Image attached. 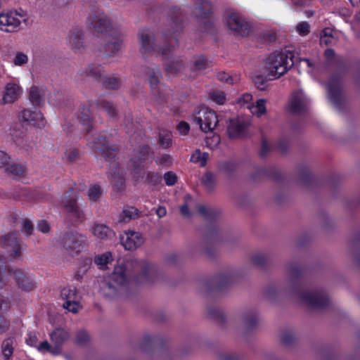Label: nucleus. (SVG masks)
I'll list each match as a JSON object with an SVG mask.
<instances>
[{"label":"nucleus","instance_id":"1","mask_svg":"<svg viewBox=\"0 0 360 360\" xmlns=\"http://www.w3.org/2000/svg\"><path fill=\"white\" fill-rule=\"evenodd\" d=\"M289 280L286 289L280 288L276 283H270L264 290V295L271 301L276 300L283 290L289 293L298 294L299 297L307 305L314 309H323L330 304L327 292L323 289L311 290H300L298 279L303 275L304 269L295 263H290L286 266Z\"/></svg>","mask_w":360,"mask_h":360},{"label":"nucleus","instance_id":"2","mask_svg":"<svg viewBox=\"0 0 360 360\" xmlns=\"http://www.w3.org/2000/svg\"><path fill=\"white\" fill-rule=\"evenodd\" d=\"M69 195L61 197V208L65 214V221L68 225L77 226L83 224L87 217L84 210L78 203L79 191L75 192L73 187L68 189Z\"/></svg>","mask_w":360,"mask_h":360},{"label":"nucleus","instance_id":"3","mask_svg":"<svg viewBox=\"0 0 360 360\" xmlns=\"http://www.w3.org/2000/svg\"><path fill=\"white\" fill-rule=\"evenodd\" d=\"M163 41L162 46L159 50L164 61V70L168 74L176 75L185 68V63L181 56L169 55L179 47V40L176 37H166Z\"/></svg>","mask_w":360,"mask_h":360},{"label":"nucleus","instance_id":"4","mask_svg":"<svg viewBox=\"0 0 360 360\" xmlns=\"http://www.w3.org/2000/svg\"><path fill=\"white\" fill-rule=\"evenodd\" d=\"M138 349L146 354L148 360H173L172 352L162 338L145 335Z\"/></svg>","mask_w":360,"mask_h":360},{"label":"nucleus","instance_id":"5","mask_svg":"<svg viewBox=\"0 0 360 360\" xmlns=\"http://www.w3.org/2000/svg\"><path fill=\"white\" fill-rule=\"evenodd\" d=\"M295 54L292 51L274 53L265 60V68L268 77L278 79L283 76L295 65Z\"/></svg>","mask_w":360,"mask_h":360},{"label":"nucleus","instance_id":"6","mask_svg":"<svg viewBox=\"0 0 360 360\" xmlns=\"http://www.w3.org/2000/svg\"><path fill=\"white\" fill-rule=\"evenodd\" d=\"M236 281V274L230 271H224L214 276L205 283L207 292H222L230 288Z\"/></svg>","mask_w":360,"mask_h":360},{"label":"nucleus","instance_id":"7","mask_svg":"<svg viewBox=\"0 0 360 360\" xmlns=\"http://www.w3.org/2000/svg\"><path fill=\"white\" fill-rule=\"evenodd\" d=\"M95 148L105 159H113L119 150L118 146L112 143V136L107 134H100L95 141Z\"/></svg>","mask_w":360,"mask_h":360},{"label":"nucleus","instance_id":"8","mask_svg":"<svg viewBox=\"0 0 360 360\" xmlns=\"http://www.w3.org/2000/svg\"><path fill=\"white\" fill-rule=\"evenodd\" d=\"M89 21L96 32L104 34L105 37L110 35L112 32H117L112 28L109 18L103 13H96L91 15Z\"/></svg>","mask_w":360,"mask_h":360},{"label":"nucleus","instance_id":"9","mask_svg":"<svg viewBox=\"0 0 360 360\" xmlns=\"http://www.w3.org/2000/svg\"><path fill=\"white\" fill-rule=\"evenodd\" d=\"M200 112L202 113V117H195L194 121L200 126V129L203 132L212 131L219 122L216 112L209 108H204Z\"/></svg>","mask_w":360,"mask_h":360},{"label":"nucleus","instance_id":"10","mask_svg":"<svg viewBox=\"0 0 360 360\" xmlns=\"http://www.w3.org/2000/svg\"><path fill=\"white\" fill-rule=\"evenodd\" d=\"M82 237L77 231H68L65 232L61 239L64 250L70 255L77 254L82 245Z\"/></svg>","mask_w":360,"mask_h":360},{"label":"nucleus","instance_id":"11","mask_svg":"<svg viewBox=\"0 0 360 360\" xmlns=\"http://www.w3.org/2000/svg\"><path fill=\"white\" fill-rule=\"evenodd\" d=\"M141 50L142 54L150 53L152 52L160 53L159 48L162 45L158 46L155 43V34L149 30H142L138 34Z\"/></svg>","mask_w":360,"mask_h":360},{"label":"nucleus","instance_id":"12","mask_svg":"<svg viewBox=\"0 0 360 360\" xmlns=\"http://www.w3.org/2000/svg\"><path fill=\"white\" fill-rule=\"evenodd\" d=\"M229 28L237 35L246 37L249 34L251 26L243 18L236 13L229 15L226 20Z\"/></svg>","mask_w":360,"mask_h":360},{"label":"nucleus","instance_id":"13","mask_svg":"<svg viewBox=\"0 0 360 360\" xmlns=\"http://www.w3.org/2000/svg\"><path fill=\"white\" fill-rule=\"evenodd\" d=\"M169 16L171 29L168 30L167 32L162 35V39H165L166 37H176L175 34L176 33L183 30L184 15L181 8L176 6L172 7L169 12Z\"/></svg>","mask_w":360,"mask_h":360},{"label":"nucleus","instance_id":"14","mask_svg":"<svg viewBox=\"0 0 360 360\" xmlns=\"http://www.w3.org/2000/svg\"><path fill=\"white\" fill-rule=\"evenodd\" d=\"M221 240V233L218 228L212 227L207 230L205 236L206 245L204 248V253L209 259H214L218 255L217 250L215 248L209 247V245L219 243Z\"/></svg>","mask_w":360,"mask_h":360},{"label":"nucleus","instance_id":"15","mask_svg":"<svg viewBox=\"0 0 360 360\" xmlns=\"http://www.w3.org/2000/svg\"><path fill=\"white\" fill-rule=\"evenodd\" d=\"M105 42L101 51L106 57L114 56L121 49L122 39L119 32H112L105 37Z\"/></svg>","mask_w":360,"mask_h":360},{"label":"nucleus","instance_id":"16","mask_svg":"<svg viewBox=\"0 0 360 360\" xmlns=\"http://www.w3.org/2000/svg\"><path fill=\"white\" fill-rule=\"evenodd\" d=\"M61 297L65 300L63 307L72 313H77L79 307L77 301V290L75 287L67 286L60 292Z\"/></svg>","mask_w":360,"mask_h":360},{"label":"nucleus","instance_id":"17","mask_svg":"<svg viewBox=\"0 0 360 360\" xmlns=\"http://www.w3.org/2000/svg\"><path fill=\"white\" fill-rule=\"evenodd\" d=\"M135 266L140 270V274L136 276V280L139 283H152L157 277V270L153 265L145 262L134 261Z\"/></svg>","mask_w":360,"mask_h":360},{"label":"nucleus","instance_id":"18","mask_svg":"<svg viewBox=\"0 0 360 360\" xmlns=\"http://www.w3.org/2000/svg\"><path fill=\"white\" fill-rule=\"evenodd\" d=\"M8 272L13 276L18 288L22 291L30 292L34 289L35 283L20 269L8 268Z\"/></svg>","mask_w":360,"mask_h":360},{"label":"nucleus","instance_id":"19","mask_svg":"<svg viewBox=\"0 0 360 360\" xmlns=\"http://www.w3.org/2000/svg\"><path fill=\"white\" fill-rule=\"evenodd\" d=\"M0 243L2 247L11 251V256L15 258L20 256V247L19 243V234L9 233L0 237Z\"/></svg>","mask_w":360,"mask_h":360},{"label":"nucleus","instance_id":"20","mask_svg":"<svg viewBox=\"0 0 360 360\" xmlns=\"http://www.w3.org/2000/svg\"><path fill=\"white\" fill-rule=\"evenodd\" d=\"M328 89L331 102L340 108L343 101L340 78L338 76L331 77L328 84Z\"/></svg>","mask_w":360,"mask_h":360},{"label":"nucleus","instance_id":"21","mask_svg":"<svg viewBox=\"0 0 360 360\" xmlns=\"http://www.w3.org/2000/svg\"><path fill=\"white\" fill-rule=\"evenodd\" d=\"M249 123L238 119L229 120L227 125V134L231 139L240 138L243 136Z\"/></svg>","mask_w":360,"mask_h":360},{"label":"nucleus","instance_id":"22","mask_svg":"<svg viewBox=\"0 0 360 360\" xmlns=\"http://www.w3.org/2000/svg\"><path fill=\"white\" fill-rule=\"evenodd\" d=\"M240 323L245 333L252 331L259 323L257 312L252 309L244 311L240 315Z\"/></svg>","mask_w":360,"mask_h":360},{"label":"nucleus","instance_id":"23","mask_svg":"<svg viewBox=\"0 0 360 360\" xmlns=\"http://www.w3.org/2000/svg\"><path fill=\"white\" fill-rule=\"evenodd\" d=\"M297 183L304 188H311L314 183V176L310 169L304 165L297 167Z\"/></svg>","mask_w":360,"mask_h":360},{"label":"nucleus","instance_id":"24","mask_svg":"<svg viewBox=\"0 0 360 360\" xmlns=\"http://www.w3.org/2000/svg\"><path fill=\"white\" fill-rule=\"evenodd\" d=\"M99 292L108 298H114L120 293V288L113 283L109 278L98 281Z\"/></svg>","mask_w":360,"mask_h":360},{"label":"nucleus","instance_id":"25","mask_svg":"<svg viewBox=\"0 0 360 360\" xmlns=\"http://www.w3.org/2000/svg\"><path fill=\"white\" fill-rule=\"evenodd\" d=\"M50 338L56 350L52 353L58 354L60 352V347L70 338V334L65 329L57 328L51 333Z\"/></svg>","mask_w":360,"mask_h":360},{"label":"nucleus","instance_id":"26","mask_svg":"<svg viewBox=\"0 0 360 360\" xmlns=\"http://www.w3.org/2000/svg\"><path fill=\"white\" fill-rule=\"evenodd\" d=\"M307 104L302 92L295 91L292 94L290 110L294 114H300L306 110Z\"/></svg>","mask_w":360,"mask_h":360},{"label":"nucleus","instance_id":"27","mask_svg":"<svg viewBox=\"0 0 360 360\" xmlns=\"http://www.w3.org/2000/svg\"><path fill=\"white\" fill-rule=\"evenodd\" d=\"M121 240L124 249L130 251L136 250L143 243V239L140 233L134 231H130V233H127L126 239L124 240L122 238Z\"/></svg>","mask_w":360,"mask_h":360},{"label":"nucleus","instance_id":"28","mask_svg":"<svg viewBox=\"0 0 360 360\" xmlns=\"http://www.w3.org/2000/svg\"><path fill=\"white\" fill-rule=\"evenodd\" d=\"M91 231L94 236L101 240H112L115 238L114 231L103 224H94Z\"/></svg>","mask_w":360,"mask_h":360},{"label":"nucleus","instance_id":"29","mask_svg":"<svg viewBox=\"0 0 360 360\" xmlns=\"http://www.w3.org/2000/svg\"><path fill=\"white\" fill-rule=\"evenodd\" d=\"M109 278L120 288L125 285L128 282L126 266L122 264L115 266Z\"/></svg>","mask_w":360,"mask_h":360},{"label":"nucleus","instance_id":"30","mask_svg":"<svg viewBox=\"0 0 360 360\" xmlns=\"http://www.w3.org/2000/svg\"><path fill=\"white\" fill-rule=\"evenodd\" d=\"M77 119L83 126L82 130L88 134L92 129V114L89 107H83L79 110Z\"/></svg>","mask_w":360,"mask_h":360},{"label":"nucleus","instance_id":"31","mask_svg":"<svg viewBox=\"0 0 360 360\" xmlns=\"http://www.w3.org/2000/svg\"><path fill=\"white\" fill-rule=\"evenodd\" d=\"M213 7L210 1L200 0L195 4V15L196 18L212 16Z\"/></svg>","mask_w":360,"mask_h":360},{"label":"nucleus","instance_id":"32","mask_svg":"<svg viewBox=\"0 0 360 360\" xmlns=\"http://www.w3.org/2000/svg\"><path fill=\"white\" fill-rule=\"evenodd\" d=\"M3 169L8 175L14 179L22 176L27 170V167L25 165L15 163L11 160Z\"/></svg>","mask_w":360,"mask_h":360},{"label":"nucleus","instance_id":"33","mask_svg":"<svg viewBox=\"0 0 360 360\" xmlns=\"http://www.w3.org/2000/svg\"><path fill=\"white\" fill-rule=\"evenodd\" d=\"M140 213L137 208L132 206H126L119 216L118 222L124 224L138 219L140 217Z\"/></svg>","mask_w":360,"mask_h":360},{"label":"nucleus","instance_id":"34","mask_svg":"<svg viewBox=\"0 0 360 360\" xmlns=\"http://www.w3.org/2000/svg\"><path fill=\"white\" fill-rule=\"evenodd\" d=\"M21 92L20 86L15 84H8L3 97L4 103H12L18 99Z\"/></svg>","mask_w":360,"mask_h":360},{"label":"nucleus","instance_id":"35","mask_svg":"<svg viewBox=\"0 0 360 360\" xmlns=\"http://www.w3.org/2000/svg\"><path fill=\"white\" fill-rule=\"evenodd\" d=\"M29 99L33 105L39 107L44 101V91L41 88L32 86L30 89Z\"/></svg>","mask_w":360,"mask_h":360},{"label":"nucleus","instance_id":"36","mask_svg":"<svg viewBox=\"0 0 360 360\" xmlns=\"http://www.w3.org/2000/svg\"><path fill=\"white\" fill-rule=\"evenodd\" d=\"M197 19L198 20V31L212 34L215 33L216 29L212 16L197 18Z\"/></svg>","mask_w":360,"mask_h":360},{"label":"nucleus","instance_id":"37","mask_svg":"<svg viewBox=\"0 0 360 360\" xmlns=\"http://www.w3.org/2000/svg\"><path fill=\"white\" fill-rule=\"evenodd\" d=\"M208 316L213 319L219 326L224 327L226 323V317L224 313L218 308L209 307L207 308Z\"/></svg>","mask_w":360,"mask_h":360},{"label":"nucleus","instance_id":"38","mask_svg":"<svg viewBox=\"0 0 360 360\" xmlns=\"http://www.w3.org/2000/svg\"><path fill=\"white\" fill-rule=\"evenodd\" d=\"M96 106L104 110L111 117H115L117 115L116 105L106 99H99L96 101Z\"/></svg>","mask_w":360,"mask_h":360},{"label":"nucleus","instance_id":"39","mask_svg":"<svg viewBox=\"0 0 360 360\" xmlns=\"http://www.w3.org/2000/svg\"><path fill=\"white\" fill-rule=\"evenodd\" d=\"M197 210L199 214H200L204 218L210 221L216 219L221 214L220 211L206 207L203 205H198L197 206Z\"/></svg>","mask_w":360,"mask_h":360},{"label":"nucleus","instance_id":"40","mask_svg":"<svg viewBox=\"0 0 360 360\" xmlns=\"http://www.w3.org/2000/svg\"><path fill=\"white\" fill-rule=\"evenodd\" d=\"M210 63L211 61L204 55L194 56L192 62V70L194 71L205 70L209 68Z\"/></svg>","mask_w":360,"mask_h":360},{"label":"nucleus","instance_id":"41","mask_svg":"<svg viewBox=\"0 0 360 360\" xmlns=\"http://www.w3.org/2000/svg\"><path fill=\"white\" fill-rule=\"evenodd\" d=\"M14 342V338L10 337L4 340L1 344V352L6 360H9L13 353Z\"/></svg>","mask_w":360,"mask_h":360},{"label":"nucleus","instance_id":"42","mask_svg":"<svg viewBox=\"0 0 360 360\" xmlns=\"http://www.w3.org/2000/svg\"><path fill=\"white\" fill-rule=\"evenodd\" d=\"M103 86L108 90H117L121 86V80L116 77H103L101 79Z\"/></svg>","mask_w":360,"mask_h":360},{"label":"nucleus","instance_id":"43","mask_svg":"<svg viewBox=\"0 0 360 360\" xmlns=\"http://www.w3.org/2000/svg\"><path fill=\"white\" fill-rule=\"evenodd\" d=\"M201 183L208 192L214 191L216 184V179L214 174L207 171L200 179Z\"/></svg>","mask_w":360,"mask_h":360},{"label":"nucleus","instance_id":"44","mask_svg":"<svg viewBox=\"0 0 360 360\" xmlns=\"http://www.w3.org/2000/svg\"><path fill=\"white\" fill-rule=\"evenodd\" d=\"M252 262L259 268L266 267L271 262L269 257L264 253H255L251 257Z\"/></svg>","mask_w":360,"mask_h":360},{"label":"nucleus","instance_id":"45","mask_svg":"<svg viewBox=\"0 0 360 360\" xmlns=\"http://www.w3.org/2000/svg\"><path fill=\"white\" fill-rule=\"evenodd\" d=\"M276 78L268 77L267 75L264 77L262 75H257L252 78L255 86L260 91H266L268 87V81L273 80Z\"/></svg>","mask_w":360,"mask_h":360},{"label":"nucleus","instance_id":"46","mask_svg":"<svg viewBox=\"0 0 360 360\" xmlns=\"http://www.w3.org/2000/svg\"><path fill=\"white\" fill-rule=\"evenodd\" d=\"M102 68L100 65H89L85 70L86 76L91 77L95 80L101 81L102 77Z\"/></svg>","mask_w":360,"mask_h":360},{"label":"nucleus","instance_id":"47","mask_svg":"<svg viewBox=\"0 0 360 360\" xmlns=\"http://www.w3.org/2000/svg\"><path fill=\"white\" fill-rule=\"evenodd\" d=\"M90 341L89 334L85 330H79L76 333L75 343L80 347L88 345Z\"/></svg>","mask_w":360,"mask_h":360},{"label":"nucleus","instance_id":"48","mask_svg":"<svg viewBox=\"0 0 360 360\" xmlns=\"http://www.w3.org/2000/svg\"><path fill=\"white\" fill-rule=\"evenodd\" d=\"M140 129V124L134 122L132 119L127 117L124 120V129L129 136L134 135Z\"/></svg>","mask_w":360,"mask_h":360},{"label":"nucleus","instance_id":"49","mask_svg":"<svg viewBox=\"0 0 360 360\" xmlns=\"http://www.w3.org/2000/svg\"><path fill=\"white\" fill-rule=\"evenodd\" d=\"M160 75L161 73L158 67H157L156 70H152L149 74V83L153 91H155L158 88Z\"/></svg>","mask_w":360,"mask_h":360},{"label":"nucleus","instance_id":"50","mask_svg":"<svg viewBox=\"0 0 360 360\" xmlns=\"http://www.w3.org/2000/svg\"><path fill=\"white\" fill-rule=\"evenodd\" d=\"M138 154L139 160L144 162L153 154V151L148 145H142L138 150Z\"/></svg>","mask_w":360,"mask_h":360},{"label":"nucleus","instance_id":"51","mask_svg":"<svg viewBox=\"0 0 360 360\" xmlns=\"http://www.w3.org/2000/svg\"><path fill=\"white\" fill-rule=\"evenodd\" d=\"M17 15V12L11 11L8 13V28L5 30L6 31L13 32L17 27L20 25V21L15 17Z\"/></svg>","mask_w":360,"mask_h":360},{"label":"nucleus","instance_id":"52","mask_svg":"<svg viewBox=\"0 0 360 360\" xmlns=\"http://www.w3.org/2000/svg\"><path fill=\"white\" fill-rule=\"evenodd\" d=\"M209 97L219 105H223L226 102V95L222 91L213 90L210 92Z\"/></svg>","mask_w":360,"mask_h":360},{"label":"nucleus","instance_id":"53","mask_svg":"<svg viewBox=\"0 0 360 360\" xmlns=\"http://www.w3.org/2000/svg\"><path fill=\"white\" fill-rule=\"evenodd\" d=\"M296 341L295 335L290 332L283 333L281 337V342L285 347H292L296 343Z\"/></svg>","mask_w":360,"mask_h":360},{"label":"nucleus","instance_id":"54","mask_svg":"<svg viewBox=\"0 0 360 360\" xmlns=\"http://www.w3.org/2000/svg\"><path fill=\"white\" fill-rule=\"evenodd\" d=\"M102 192L101 186L95 184L89 187L87 193L90 200L97 201L101 198Z\"/></svg>","mask_w":360,"mask_h":360},{"label":"nucleus","instance_id":"55","mask_svg":"<svg viewBox=\"0 0 360 360\" xmlns=\"http://www.w3.org/2000/svg\"><path fill=\"white\" fill-rule=\"evenodd\" d=\"M110 261H112V254L110 252L98 255L96 256L94 259V262L102 267L105 266Z\"/></svg>","mask_w":360,"mask_h":360},{"label":"nucleus","instance_id":"56","mask_svg":"<svg viewBox=\"0 0 360 360\" xmlns=\"http://www.w3.org/2000/svg\"><path fill=\"white\" fill-rule=\"evenodd\" d=\"M73 47L80 49L82 47V32L80 30L73 32L71 34Z\"/></svg>","mask_w":360,"mask_h":360},{"label":"nucleus","instance_id":"57","mask_svg":"<svg viewBox=\"0 0 360 360\" xmlns=\"http://www.w3.org/2000/svg\"><path fill=\"white\" fill-rule=\"evenodd\" d=\"M65 158L68 163H75L79 159V150L76 148L67 150L65 153Z\"/></svg>","mask_w":360,"mask_h":360},{"label":"nucleus","instance_id":"58","mask_svg":"<svg viewBox=\"0 0 360 360\" xmlns=\"http://www.w3.org/2000/svg\"><path fill=\"white\" fill-rule=\"evenodd\" d=\"M270 151L271 148L269 146L268 140L264 136H262L261 148L259 152V157L261 158H266L269 155Z\"/></svg>","mask_w":360,"mask_h":360},{"label":"nucleus","instance_id":"59","mask_svg":"<svg viewBox=\"0 0 360 360\" xmlns=\"http://www.w3.org/2000/svg\"><path fill=\"white\" fill-rule=\"evenodd\" d=\"M158 143L160 147L163 148H168L172 145L171 135L165 133L159 134Z\"/></svg>","mask_w":360,"mask_h":360},{"label":"nucleus","instance_id":"60","mask_svg":"<svg viewBox=\"0 0 360 360\" xmlns=\"http://www.w3.org/2000/svg\"><path fill=\"white\" fill-rule=\"evenodd\" d=\"M112 181L114 186L117 191H122L124 189L125 179L122 175L120 174L119 173L116 174L115 172L112 176Z\"/></svg>","mask_w":360,"mask_h":360},{"label":"nucleus","instance_id":"61","mask_svg":"<svg viewBox=\"0 0 360 360\" xmlns=\"http://www.w3.org/2000/svg\"><path fill=\"white\" fill-rule=\"evenodd\" d=\"M146 181L148 184L157 185L161 182L162 177L158 174L149 172L146 174Z\"/></svg>","mask_w":360,"mask_h":360},{"label":"nucleus","instance_id":"62","mask_svg":"<svg viewBox=\"0 0 360 360\" xmlns=\"http://www.w3.org/2000/svg\"><path fill=\"white\" fill-rule=\"evenodd\" d=\"M22 231L25 233L27 236H31L33 234L34 226L30 219H25L23 220Z\"/></svg>","mask_w":360,"mask_h":360},{"label":"nucleus","instance_id":"63","mask_svg":"<svg viewBox=\"0 0 360 360\" xmlns=\"http://www.w3.org/2000/svg\"><path fill=\"white\" fill-rule=\"evenodd\" d=\"M164 179L167 186L174 185L177 181V176L172 172H167L164 174Z\"/></svg>","mask_w":360,"mask_h":360},{"label":"nucleus","instance_id":"64","mask_svg":"<svg viewBox=\"0 0 360 360\" xmlns=\"http://www.w3.org/2000/svg\"><path fill=\"white\" fill-rule=\"evenodd\" d=\"M217 358L218 360H241L238 355L231 352H220Z\"/></svg>","mask_w":360,"mask_h":360}]
</instances>
